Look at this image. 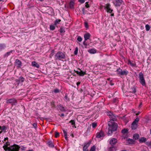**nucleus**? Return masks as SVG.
<instances>
[{"mask_svg":"<svg viewBox=\"0 0 151 151\" xmlns=\"http://www.w3.org/2000/svg\"><path fill=\"white\" fill-rule=\"evenodd\" d=\"M128 64H130L132 66H134L135 65V63L134 62H131L130 60L128 61Z\"/></svg>","mask_w":151,"mask_h":151,"instance_id":"nucleus-25","label":"nucleus"},{"mask_svg":"<svg viewBox=\"0 0 151 151\" xmlns=\"http://www.w3.org/2000/svg\"><path fill=\"white\" fill-rule=\"evenodd\" d=\"M59 133L56 132H55V137H57L58 136H59Z\"/></svg>","mask_w":151,"mask_h":151,"instance_id":"nucleus-44","label":"nucleus"},{"mask_svg":"<svg viewBox=\"0 0 151 151\" xmlns=\"http://www.w3.org/2000/svg\"><path fill=\"white\" fill-rule=\"evenodd\" d=\"M48 146L51 147H54L52 142L51 141H49L47 142Z\"/></svg>","mask_w":151,"mask_h":151,"instance_id":"nucleus-24","label":"nucleus"},{"mask_svg":"<svg viewBox=\"0 0 151 151\" xmlns=\"http://www.w3.org/2000/svg\"><path fill=\"white\" fill-rule=\"evenodd\" d=\"M71 135L73 137V134H72Z\"/></svg>","mask_w":151,"mask_h":151,"instance_id":"nucleus-58","label":"nucleus"},{"mask_svg":"<svg viewBox=\"0 0 151 151\" xmlns=\"http://www.w3.org/2000/svg\"><path fill=\"white\" fill-rule=\"evenodd\" d=\"M147 145L151 148V141L149 142H146Z\"/></svg>","mask_w":151,"mask_h":151,"instance_id":"nucleus-39","label":"nucleus"},{"mask_svg":"<svg viewBox=\"0 0 151 151\" xmlns=\"http://www.w3.org/2000/svg\"><path fill=\"white\" fill-rule=\"evenodd\" d=\"M150 134H151V129L150 130Z\"/></svg>","mask_w":151,"mask_h":151,"instance_id":"nucleus-60","label":"nucleus"},{"mask_svg":"<svg viewBox=\"0 0 151 151\" xmlns=\"http://www.w3.org/2000/svg\"><path fill=\"white\" fill-rule=\"evenodd\" d=\"M78 47H77L75 48V50L74 52V54L76 55H77L78 54Z\"/></svg>","mask_w":151,"mask_h":151,"instance_id":"nucleus-36","label":"nucleus"},{"mask_svg":"<svg viewBox=\"0 0 151 151\" xmlns=\"http://www.w3.org/2000/svg\"><path fill=\"white\" fill-rule=\"evenodd\" d=\"M12 52V51H11L9 52H6V54H4V57H6L8 56Z\"/></svg>","mask_w":151,"mask_h":151,"instance_id":"nucleus-32","label":"nucleus"},{"mask_svg":"<svg viewBox=\"0 0 151 151\" xmlns=\"http://www.w3.org/2000/svg\"><path fill=\"white\" fill-rule=\"evenodd\" d=\"M33 126L35 128H36L37 126V124L36 123H34L33 124Z\"/></svg>","mask_w":151,"mask_h":151,"instance_id":"nucleus-46","label":"nucleus"},{"mask_svg":"<svg viewBox=\"0 0 151 151\" xmlns=\"http://www.w3.org/2000/svg\"><path fill=\"white\" fill-rule=\"evenodd\" d=\"M127 143L128 144H132L134 142V141L132 139L130 138L127 139Z\"/></svg>","mask_w":151,"mask_h":151,"instance_id":"nucleus-17","label":"nucleus"},{"mask_svg":"<svg viewBox=\"0 0 151 151\" xmlns=\"http://www.w3.org/2000/svg\"><path fill=\"white\" fill-rule=\"evenodd\" d=\"M6 47V45L4 44H0V51L4 49Z\"/></svg>","mask_w":151,"mask_h":151,"instance_id":"nucleus-21","label":"nucleus"},{"mask_svg":"<svg viewBox=\"0 0 151 151\" xmlns=\"http://www.w3.org/2000/svg\"><path fill=\"white\" fill-rule=\"evenodd\" d=\"M58 107L60 110L62 111H66V110L64 108L60 105H58Z\"/></svg>","mask_w":151,"mask_h":151,"instance_id":"nucleus-23","label":"nucleus"},{"mask_svg":"<svg viewBox=\"0 0 151 151\" xmlns=\"http://www.w3.org/2000/svg\"><path fill=\"white\" fill-rule=\"evenodd\" d=\"M146 139L144 137H141L139 139V141L140 142H145L146 141Z\"/></svg>","mask_w":151,"mask_h":151,"instance_id":"nucleus-28","label":"nucleus"},{"mask_svg":"<svg viewBox=\"0 0 151 151\" xmlns=\"http://www.w3.org/2000/svg\"><path fill=\"white\" fill-rule=\"evenodd\" d=\"M86 40H84V41L83 42V44L84 45H87V44L86 43Z\"/></svg>","mask_w":151,"mask_h":151,"instance_id":"nucleus-48","label":"nucleus"},{"mask_svg":"<svg viewBox=\"0 0 151 151\" xmlns=\"http://www.w3.org/2000/svg\"><path fill=\"white\" fill-rule=\"evenodd\" d=\"M88 151V150H86V151Z\"/></svg>","mask_w":151,"mask_h":151,"instance_id":"nucleus-62","label":"nucleus"},{"mask_svg":"<svg viewBox=\"0 0 151 151\" xmlns=\"http://www.w3.org/2000/svg\"><path fill=\"white\" fill-rule=\"evenodd\" d=\"M80 82H77L76 83V84L78 86L79 85H80Z\"/></svg>","mask_w":151,"mask_h":151,"instance_id":"nucleus-52","label":"nucleus"},{"mask_svg":"<svg viewBox=\"0 0 151 151\" xmlns=\"http://www.w3.org/2000/svg\"><path fill=\"white\" fill-rule=\"evenodd\" d=\"M60 90L58 88H56L53 90V92L55 93H59Z\"/></svg>","mask_w":151,"mask_h":151,"instance_id":"nucleus-37","label":"nucleus"},{"mask_svg":"<svg viewBox=\"0 0 151 151\" xmlns=\"http://www.w3.org/2000/svg\"><path fill=\"white\" fill-rule=\"evenodd\" d=\"M97 124L96 123L93 122L92 124V126L93 128H95Z\"/></svg>","mask_w":151,"mask_h":151,"instance_id":"nucleus-42","label":"nucleus"},{"mask_svg":"<svg viewBox=\"0 0 151 151\" xmlns=\"http://www.w3.org/2000/svg\"><path fill=\"white\" fill-rule=\"evenodd\" d=\"M139 120V119L138 117H137L133 121V122L137 124Z\"/></svg>","mask_w":151,"mask_h":151,"instance_id":"nucleus-35","label":"nucleus"},{"mask_svg":"<svg viewBox=\"0 0 151 151\" xmlns=\"http://www.w3.org/2000/svg\"><path fill=\"white\" fill-rule=\"evenodd\" d=\"M114 16V14H112L111 15V16Z\"/></svg>","mask_w":151,"mask_h":151,"instance_id":"nucleus-56","label":"nucleus"},{"mask_svg":"<svg viewBox=\"0 0 151 151\" xmlns=\"http://www.w3.org/2000/svg\"><path fill=\"white\" fill-rule=\"evenodd\" d=\"M77 40L78 41L80 42L82 41V37L81 36H79L77 37Z\"/></svg>","mask_w":151,"mask_h":151,"instance_id":"nucleus-40","label":"nucleus"},{"mask_svg":"<svg viewBox=\"0 0 151 151\" xmlns=\"http://www.w3.org/2000/svg\"><path fill=\"white\" fill-rule=\"evenodd\" d=\"M50 30H53L55 29V27L53 25H50Z\"/></svg>","mask_w":151,"mask_h":151,"instance_id":"nucleus-30","label":"nucleus"},{"mask_svg":"<svg viewBox=\"0 0 151 151\" xmlns=\"http://www.w3.org/2000/svg\"><path fill=\"white\" fill-rule=\"evenodd\" d=\"M24 78L22 76L20 77L18 79L17 82H18V83H19L20 82H22L24 81Z\"/></svg>","mask_w":151,"mask_h":151,"instance_id":"nucleus-19","label":"nucleus"},{"mask_svg":"<svg viewBox=\"0 0 151 151\" xmlns=\"http://www.w3.org/2000/svg\"><path fill=\"white\" fill-rule=\"evenodd\" d=\"M117 73L120 76L127 75L128 73V72L126 70H122L120 68H119L116 70Z\"/></svg>","mask_w":151,"mask_h":151,"instance_id":"nucleus-5","label":"nucleus"},{"mask_svg":"<svg viewBox=\"0 0 151 151\" xmlns=\"http://www.w3.org/2000/svg\"><path fill=\"white\" fill-rule=\"evenodd\" d=\"M96 148V147L94 146H93L91 147L90 151H95Z\"/></svg>","mask_w":151,"mask_h":151,"instance_id":"nucleus-41","label":"nucleus"},{"mask_svg":"<svg viewBox=\"0 0 151 151\" xmlns=\"http://www.w3.org/2000/svg\"><path fill=\"white\" fill-rule=\"evenodd\" d=\"M63 132L64 135H67V132H66V131H65V130H63Z\"/></svg>","mask_w":151,"mask_h":151,"instance_id":"nucleus-50","label":"nucleus"},{"mask_svg":"<svg viewBox=\"0 0 151 151\" xmlns=\"http://www.w3.org/2000/svg\"><path fill=\"white\" fill-rule=\"evenodd\" d=\"M85 24H87V23H85Z\"/></svg>","mask_w":151,"mask_h":151,"instance_id":"nucleus-61","label":"nucleus"},{"mask_svg":"<svg viewBox=\"0 0 151 151\" xmlns=\"http://www.w3.org/2000/svg\"><path fill=\"white\" fill-rule=\"evenodd\" d=\"M60 21L61 20L60 19H57L56 20L55 22V25H56L57 24H59Z\"/></svg>","mask_w":151,"mask_h":151,"instance_id":"nucleus-29","label":"nucleus"},{"mask_svg":"<svg viewBox=\"0 0 151 151\" xmlns=\"http://www.w3.org/2000/svg\"><path fill=\"white\" fill-rule=\"evenodd\" d=\"M113 3L116 6H119L123 2L122 0H113Z\"/></svg>","mask_w":151,"mask_h":151,"instance_id":"nucleus-7","label":"nucleus"},{"mask_svg":"<svg viewBox=\"0 0 151 151\" xmlns=\"http://www.w3.org/2000/svg\"><path fill=\"white\" fill-rule=\"evenodd\" d=\"M9 145V144H7L6 145H5L3 146L4 150L6 151H19V147L18 145H14L10 147H8L7 146Z\"/></svg>","mask_w":151,"mask_h":151,"instance_id":"nucleus-2","label":"nucleus"},{"mask_svg":"<svg viewBox=\"0 0 151 151\" xmlns=\"http://www.w3.org/2000/svg\"><path fill=\"white\" fill-rule=\"evenodd\" d=\"M79 1L80 2L83 3L85 1L84 0H79Z\"/></svg>","mask_w":151,"mask_h":151,"instance_id":"nucleus-49","label":"nucleus"},{"mask_svg":"<svg viewBox=\"0 0 151 151\" xmlns=\"http://www.w3.org/2000/svg\"><path fill=\"white\" fill-rule=\"evenodd\" d=\"M64 137H65V139H66L67 140L68 139L67 135H65Z\"/></svg>","mask_w":151,"mask_h":151,"instance_id":"nucleus-51","label":"nucleus"},{"mask_svg":"<svg viewBox=\"0 0 151 151\" xmlns=\"http://www.w3.org/2000/svg\"><path fill=\"white\" fill-rule=\"evenodd\" d=\"M15 64L18 67H20L22 65L21 61L18 59H17L15 61Z\"/></svg>","mask_w":151,"mask_h":151,"instance_id":"nucleus-15","label":"nucleus"},{"mask_svg":"<svg viewBox=\"0 0 151 151\" xmlns=\"http://www.w3.org/2000/svg\"><path fill=\"white\" fill-rule=\"evenodd\" d=\"M7 103L11 104L12 105H15L17 103V101L14 98L10 99L6 101Z\"/></svg>","mask_w":151,"mask_h":151,"instance_id":"nucleus-10","label":"nucleus"},{"mask_svg":"<svg viewBox=\"0 0 151 151\" xmlns=\"http://www.w3.org/2000/svg\"><path fill=\"white\" fill-rule=\"evenodd\" d=\"M141 104H141V103H140V105H139V106H140L141 105Z\"/></svg>","mask_w":151,"mask_h":151,"instance_id":"nucleus-59","label":"nucleus"},{"mask_svg":"<svg viewBox=\"0 0 151 151\" xmlns=\"http://www.w3.org/2000/svg\"><path fill=\"white\" fill-rule=\"evenodd\" d=\"M8 139V138L7 137H6V138H5L4 139V141H6V140H7Z\"/></svg>","mask_w":151,"mask_h":151,"instance_id":"nucleus-54","label":"nucleus"},{"mask_svg":"<svg viewBox=\"0 0 151 151\" xmlns=\"http://www.w3.org/2000/svg\"><path fill=\"white\" fill-rule=\"evenodd\" d=\"M61 116H64V114L63 113H62L61 115Z\"/></svg>","mask_w":151,"mask_h":151,"instance_id":"nucleus-55","label":"nucleus"},{"mask_svg":"<svg viewBox=\"0 0 151 151\" xmlns=\"http://www.w3.org/2000/svg\"><path fill=\"white\" fill-rule=\"evenodd\" d=\"M65 58V54L61 51L58 52L55 55V59L56 60H62Z\"/></svg>","mask_w":151,"mask_h":151,"instance_id":"nucleus-3","label":"nucleus"},{"mask_svg":"<svg viewBox=\"0 0 151 151\" xmlns=\"http://www.w3.org/2000/svg\"><path fill=\"white\" fill-rule=\"evenodd\" d=\"M27 151H33V150H27Z\"/></svg>","mask_w":151,"mask_h":151,"instance_id":"nucleus-57","label":"nucleus"},{"mask_svg":"<svg viewBox=\"0 0 151 151\" xmlns=\"http://www.w3.org/2000/svg\"><path fill=\"white\" fill-rule=\"evenodd\" d=\"M116 142L117 140L115 138L111 139L109 142V144L112 146L114 145Z\"/></svg>","mask_w":151,"mask_h":151,"instance_id":"nucleus-12","label":"nucleus"},{"mask_svg":"<svg viewBox=\"0 0 151 151\" xmlns=\"http://www.w3.org/2000/svg\"><path fill=\"white\" fill-rule=\"evenodd\" d=\"M104 136V132L102 131H100L98 132L96 134V137L97 138H101Z\"/></svg>","mask_w":151,"mask_h":151,"instance_id":"nucleus-11","label":"nucleus"},{"mask_svg":"<svg viewBox=\"0 0 151 151\" xmlns=\"http://www.w3.org/2000/svg\"><path fill=\"white\" fill-rule=\"evenodd\" d=\"M139 120V119L138 117H137L133 121V122L137 124Z\"/></svg>","mask_w":151,"mask_h":151,"instance_id":"nucleus-34","label":"nucleus"},{"mask_svg":"<svg viewBox=\"0 0 151 151\" xmlns=\"http://www.w3.org/2000/svg\"><path fill=\"white\" fill-rule=\"evenodd\" d=\"M32 65L33 66L39 68L40 67L39 65L35 61H33L32 62Z\"/></svg>","mask_w":151,"mask_h":151,"instance_id":"nucleus-22","label":"nucleus"},{"mask_svg":"<svg viewBox=\"0 0 151 151\" xmlns=\"http://www.w3.org/2000/svg\"><path fill=\"white\" fill-rule=\"evenodd\" d=\"M137 127V124L132 122V124L131 128L132 130H135Z\"/></svg>","mask_w":151,"mask_h":151,"instance_id":"nucleus-16","label":"nucleus"},{"mask_svg":"<svg viewBox=\"0 0 151 151\" xmlns=\"http://www.w3.org/2000/svg\"><path fill=\"white\" fill-rule=\"evenodd\" d=\"M88 52L91 54H95L96 53V50L95 49H92L90 50H88Z\"/></svg>","mask_w":151,"mask_h":151,"instance_id":"nucleus-20","label":"nucleus"},{"mask_svg":"<svg viewBox=\"0 0 151 151\" xmlns=\"http://www.w3.org/2000/svg\"><path fill=\"white\" fill-rule=\"evenodd\" d=\"M146 29L147 31H149L150 29V26L148 24L145 25V26Z\"/></svg>","mask_w":151,"mask_h":151,"instance_id":"nucleus-31","label":"nucleus"},{"mask_svg":"<svg viewBox=\"0 0 151 151\" xmlns=\"http://www.w3.org/2000/svg\"><path fill=\"white\" fill-rule=\"evenodd\" d=\"M91 36V35L89 33H86L84 36V40H87L89 39Z\"/></svg>","mask_w":151,"mask_h":151,"instance_id":"nucleus-14","label":"nucleus"},{"mask_svg":"<svg viewBox=\"0 0 151 151\" xmlns=\"http://www.w3.org/2000/svg\"><path fill=\"white\" fill-rule=\"evenodd\" d=\"M74 5V3L73 1H71L69 3V6L71 8H73Z\"/></svg>","mask_w":151,"mask_h":151,"instance_id":"nucleus-27","label":"nucleus"},{"mask_svg":"<svg viewBox=\"0 0 151 151\" xmlns=\"http://www.w3.org/2000/svg\"><path fill=\"white\" fill-rule=\"evenodd\" d=\"M70 122L71 123V124L72 125H73L75 124V122L74 120H71Z\"/></svg>","mask_w":151,"mask_h":151,"instance_id":"nucleus-45","label":"nucleus"},{"mask_svg":"<svg viewBox=\"0 0 151 151\" xmlns=\"http://www.w3.org/2000/svg\"><path fill=\"white\" fill-rule=\"evenodd\" d=\"M128 132V130L127 129H124L122 130V133L125 134L126 133Z\"/></svg>","mask_w":151,"mask_h":151,"instance_id":"nucleus-38","label":"nucleus"},{"mask_svg":"<svg viewBox=\"0 0 151 151\" xmlns=\"http://www.w3.org/2000/svg\"><path fill=\"white\" fill-rule=\"evenodd\" d=\"M139 137V135L137 134H135L133 135V138L135 140H137L138 139Z\"/></svg>","mask_w":151,"mask_h":151,"instance_id":"nucleus-26","label":"nucleus"},{"mask_svg":"<svg viewBox=\"0 0 151 151\" xmlns=\"http://www.w3.org/2000/svg\"><path fill=\"white\" fill-rule=\"evenodd\" d=\"M105 9L107 12L111 13L113 10L111 8V5L109 4H106L105 6Z\"/></svg>","mask_w":151,"mask_h":151,"instance_id":"nucleus-8","label":"nucleus"},{"mask_svg":"<svg viewBox=\"0 0 151 151\" xmlns=\"http://www.w3.org/2000/svg\"><path fill=\"white\" fill-rule=\"evenodd\" d=\"M139 81L140 83L143 86L146 84L145 81L144 77V75L142 72H140L139 73Z\"/></svg>","mask_w":151,"mask_h":151,"instance_id":"nucleus-4","label":"nucleus"},{"mask_svg":"<svg viewBox=\"0 0 151 151\" xmlns=\"http://www.w3.org/2000/svg\"><path fill=\"white\" fill-rule=\"evenodd\" d=\"M74 71L77 73V74L80 76H84L85 74V72H83L82 70H81L80 71H79L77 70H74Z\"/></svg>","mask_w":151,"mask_h":151,"instance_id":"nucleus-13","label":"nucleus"},{"mask_svg":"<svg viewBox=\"0 0 151 151\" xmlns=\"http://www.w3.org/2000/svg\"><path fill=\"white\" fill-rule=\"evenodd\" d=\"M140 113V111H138L137 113H136V115H138Z\"/></svg>","mask_w":151,"mask_h":151,"instance_id":"nucleus-53","label":"nucleus"},{"mask_svg":"<svg viewBox=\"0 0 151 151\" xmlns=\"http://www.w3.org/2000/svg\"><path fill=\"white\" fill-rule=\"evenodd\" d=\"M131 91L132 93H135L136 92V88L134 87H133L131 88Z\"/></svg>","mask_w":151,"mask_h":151,"instance_id":"nucleus-33","label":"nucleus"},{"mask_svg":"<svg viewBox=\"0 0 151 151\" xmlns=\"http://www.w3.org/2000/svg\"><path fill=\"white\" fill-rule=\"evenodd\" d=\"M89 146V144L88 143L85 144V145L83 147V151L88 150L87 149Z\"/></svg>","mask_w":151,"mask_h":151,"instance_id":"nucleus-18","label":"nucleus"},{"mask_svg":"<svg viewBox=\"0 0 151 151\" xmlns=\"http://www.w3.org/2000/svg\"><path fill=\"white\" fill-rule=\"evenodd\" d=\"M107 115L109 116L111 120H116V117L111 112L108 111L107 113Z\"/></svg>","mask_w":151,"mask_h":151,"instance_id":"nucleus-6","label":"nucleus"},{"mask_svg":"<svg viewBox=\"0 0 151 151\" xmlns=\"http://www.w3.org/2000/svg\"><path fill=\"white\" fill-rule=\"evenodd\" d=\"M60 33H64L65 32V31L63 28H61L60 29Z\"/></svg>","mask_w":151,"mask_h":151,"instance_id":"nucleus-43","label":"nucleus"},{"mask_svg":"<svg viewBox=\"0 0 151 151\" xmlns=\"http://www.w3.org/2000/svg\"><path fill=\"white\" fill-rule=\"evenodd\" d=\"M116 120H110L108 123V134L109 135H111L113 131L117 130L118 125L117 123L114 122Z\"/></svg>","mask_w":151,"mask_h":151,"instance_id":"nucleus-1","label":"nucleus"},{"mask_svg":"<svg viewBox=\"0 0 151 151\" xmlns=\"http://www.w3.org/2000/svg\"><path fill=\"white\" fill-rule=\"evenodd\" d=\"M86 4L85 5V6L87 8H88L89 7V5L87 3H86Z\"/></svg>","mask_w":151,"mask_h":151,"instance_id":"nucleus-47","label":"nucleus"},{"mask_svg":"<svg viewBox=\"0 0 151 151\" xmlns=\"http://www.w3.org/2000/svg\"><path fill=\"white\" fill-rule=\"evenodd\" d=\"M7 129V127L5 125L0 126V134L5 133L6 132Z\"/></svg>","mask_w":151,"mask_h":151,"instance_id":"nucleus-9","label":"nucleus"}]
</instances>
